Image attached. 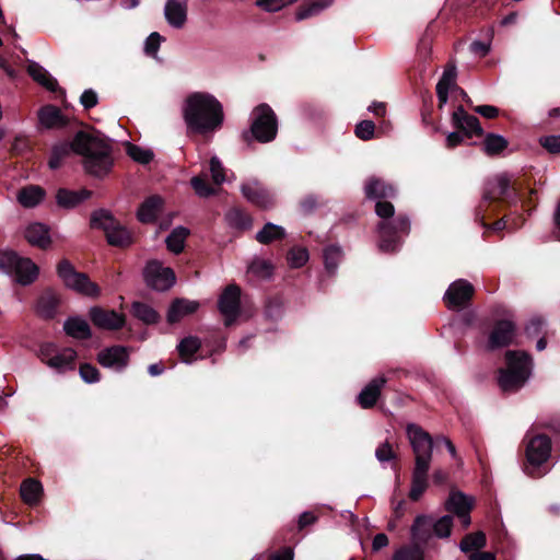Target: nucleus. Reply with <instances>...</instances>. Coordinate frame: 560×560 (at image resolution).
Returning a JSON list of instances; mask_svg holds the SVG:
<instances>
[{
  "mask_svg": "<svg viewBox=\"0 0 560 560\" xmlns=\"http://www.w3.org/2000/svg\"><path fill=\"white\" fill-rule=\"evenodd\" d=\"M82 156L84 171L95 177H106L113 166L112 145L101 132L78 131L72 141H62L52 145L48 160L50 170H58L71 153Z\"/></svg>",
  "mask_w": 560,
  "mask_h": 560,
  "instance_id": "1",
  "label": "nucleus"
},
{
  "mask_svg": "<svg viewBox=\"0 0 560 560\" xmlns=\"http://www.w3.org/2000/svg\"><path fill=\"white\" fill-rule=\"evenodd\" d=\"M183 118L188 137L201 136L206 140L224 124V110L220 101L207 92L189 94L183 105Z\"/></svg>",
  "mask_w": 560,
  "mask_h": 560,
  "instance_id": "2",
  "label": "nucleus"
},
{
  "mask_svg": "<svg viewBox=\"0 0 560 560\" xmlns=\"http://www.w3.org/2000/svg\"><path fill=\"white\" fill-rule=\"evenodd\" d=\"M520 194L517 188L512 185L506 175H497L489 178L483 186L482 198L475 210V220L482 228L499 232L505 229L506 221L504 217L498 219L492 224L486 222L487 217L495 215L502 210L517 203Z\"/></svg>",
  "mask_w": 560,
  "mask_h": 560,
  "instance_id": "3",
  "label": "nucleus"
},
{
  "mask_svg": "<svg viewBox=\"0 0 560 560\" xmlns=\"http://www.w3.org/2000/svg\"><path fill=\"white\" fill-rule=\"evenodd\" d=\"M375 213L383 219L378 223V248L384 253H395L401 244V237L410 232V220L405 214L394 217V205L387 199H380L375 205Z\"/></svg>",
  "mask_w": 560,
  "mask_h": 560,
  "instance_id": "4",
  "label": "nucleus"
},
{
  "mask_svg": "<svg viewBox=\"0 0 560 560\" xmlns=\"http://www.w3.org/2000/svg\"><path fill=\"white\" fill-rule=\"evenodd\" d=\"M277 135V115L267 103H261L252 110L249 128L242 132L241 139L247 147H252L255 141L269 143Z\"/></svg>",
  "mask_w": 560,
  "mask_h": 560,
  "instance_id": "5",
  "label": "nucleus"
},
{
  "mask_svg": "<svg viewBox=\"0 0 560 560\" xmlns=\"http://www.w3.org/2000/svg\"><path fill=\"white\" fill-rule=\"evenodd\" d=\"M505 360L506 368L499 370V386L505 393L516 392L529 378L532 357L524 351L509 350Z\"/></svg>",
  "mask_w": 560,
  "mask_h": 560,
  "instance_id": "6",
  "label": "nucleus"
},
{
  "mask_svg": "<svg viewBox=\"0 0 560 560\" xmlns=\"http://www.w3.org/2000/svg\"><path fill=\"white\" fill-rule=\"evenodd\" d=\"M522 445L525 448V460L523 470L532 478H538L544 475L541 466L548 462L551 455V439L544 433H534L527 431Z\"/></svg>",
  "mask_w": 560,
  "mask_h": 560,
  "instance_id": "7",
  "label": "nucleus"
},
{
  "mask_svg": "<svg viewBox=\"0 0 560 560\" xmlns=\"http://www.w3.org/2000/svg\"><path fill=\"white\" fill-rule=\"evenodd\" d=\"M90 226L104 231L106 241L112 246L125 248L132 244L131 233L106 209L92 212Z\"/></svg>",
  "mask_w": 560,
  "mask_h": 560,
  "instance_id": "8",
  "label": "nucleus"
},
{
  "mask_svg": "<svg viewBox=\"0 0 560 560\" xmlns=\"http://www.w3.org/2000/svg\"><path fill=\"white\" fill-rule=\"evenodd\" d=\"M451 121L455 131L448 133L446 137L447 149H454L464 143L465 139H471L474 136H483V129L479 119L468 114L463 105L457 106L453 112Z\"/></svg>",
  "mask_w": 560,
  "mask_h": 560,
  "instance_id": "9",
  "label": "nucleus"
},
{
  "mask_svg": "<svg viewBox=\"0 0 560 560\" xmlns=\"http://www.w3.org/2000/svg\"><path fill=\"white\" fill-rule=\"evenodd\" d=\"M0 270L13 275L21 285L32 284L39 273V268L32 259L20 257L13 250H0Z\"/></svg>",
  "mask_w": 560,
  "mask_h": 560,
  "instance_id": "10",
  "label": "nucleus"
},
{
  "mask_svg": "<svg viewBox=\"0 0 560 560\" xmlns=\"http://www.w3.org/2000/svg\"><path fill=\"white\" fill-rule=\"evenodd\" d=\"M57 275L66 288L81 295L97 298L101 294L100 285L93 282L86 273L78 271L67 258H62L58 262Z\"/></svg>",
  "mask_w": 560,
  "mask_h": 560,
  "instance_id": "11",
  "label": "nucleus"
},
{
  "mask_svg": "<svg viewBox=\"0 0 560 560\" xmlns=\"http://www.w3.org/2000/svg\"><path fill=\"white\" fill-rule=\"evenodd\" d=\"M406 433L415 454V466L418 467L419 463L422 462L425 467L430 468L433 445L435 443L433 438L416 423H409L406 428Z\"/></svg>",
  "mask_w": 560,
  "mask_h": 560,
  "instance_id": "12",
  "label": "nucleus"
},
{
  "mask_svg": "<svg viewBox=\"0 0 560 560\" xmlns=\"http://www.w3.org/2000/svg\"><path fill=\"white\" fill-rule=\"evenodd\" d=\"M143 279L150 289L164 292L176 282V276L172 268L164 267L159 260H149L143 269Z\"/></svg>",
  "mask_w": 560,
  "mask_h": 560,
  "instance_id": "13",
  "label": "nucleus"
},
{
  "mask_svg": "<svg viewBox=\"0 0 560 560\" xmlns=\"http://www.w3.org/2000/svg\"><path fill=\"white\" fill-rule=\"evenodd\" d=\"M475 294L474 285L465 279L452 282L443 298L448 310L459 311L467 307Z\"/></svg>",
  "mask_w": 560,
  "mask_h": 560,
  "instance_id": "14",
  "label": "nucleus"
},
{
  "mask_svg": "<svg viewBox=\"0 0 560 560\" xmlns=\"http://www.w3.org/2000/svg\"><path fill=\"white\" fill-rule=\"evenodd\" d=\"M218 308L224 316V325L232 326L241 314V289L237 284H229L218 300Z\"/></svg>",
  "mask_w": 560,
  "mask_h": 560,
  "instance_id": "15",
  "label": "nucleus"
},
{
  "mask_svg": "<svg viewBox=\"0 0 560 560\" xmlns=\"http://www.w3.org/2000/svg\"><path fill=\"white\" fill-rule=\"evenodd\" d=\"M516 326L509 319H499L494 323L487 342V349L494 351L506 348L513 343Z\"/></svg>",
  "mask_w": 560,
  "mask_h": 560,
  "instance_id": "16",
  "label": "nucleus"
},
{
  "mask_svg": "<svg viewBox=\"0 0 560 560\" xmlns=\"http://www.w3.org/2000/svg\"><path fill=\"white\" fill-rule=\"evenodd\" d=\"M92 323L102 329L118 330L126 324L124 314H119L114 310H105L101 306H93L89 312Z\"/></svg>",
  "mask_w": 560,
  "mask_h": 560,
  "instance_id": "17",
  "label": "nucleus"
},
{
  "mask_svg": "<svg viewBox=\"0 0 560 560\" xmlns=\"http://www.w3.org/2000/svg\"><path fill=\"white\" fill-rule=\"evenodd\" d=\"M97 362L109 369L124 370L129 363V351L124 346H112L97 353Z\"/></svg>",
  "mask_w": 560,
  "mask_h": 560,
  "instance_id": "18",
  "label": "nucleus"
},
{
  "mask_svg": "<svg viewBox=\"0 0 560 560\" xmlns=\"http://www.w3.org/2000/svg\"><path fill=\"white\" fill-rule=\"evenodd\" d=\"M365 198L369 200L395 198L397 189L383 178L371 176L364 184Z\"/></svg>",
  "mask_w": 560,
  "mask_h": 560,
  "instance_id": "19",
  "label": "nucleus"
},
{
  "mask_svg": "<svg viewBox=\"0 0 560 560\" xmlns=\"http://www.w3.org/2000/svg\"><path fill=\"white\" fill-rule=\"evenodd\" d=\"M317 521L318 516L315 513L305 511L299 516L296 525H289L278 533L279 539L281 541L295 545L300 540L296 535L304 530L306 527L315 524Z\"/></svg>",
  "mask_w": 560,
  "mask_h": 560,
  "instance_id": "20",
  "label": "nucleus"
},
{
  "mask_svg": "<svg viewBox=\"0 0 560 560\" xmlns=\"http://www.w3.org/2000/svg\"><path fill=\"white\" fill-rule=\"evenodd\" d=\"M60 303V295L54 289L46 288L36 301V313L44 319H52Z\"/></svg>",
  "mask_w": 560,
  "mask_h": 560,
  "instance_id": "21",
  "label": "nucleus"
},
{
  "mask_svg": "<svg viewBox=\"0 0 560 560\" xmlns=\"http://www.w3.org/2000/svg\"><path fill=\"white\" fill-rule=\"evenodd\" d=\"M37 116L39 124L46 129L65 128L69 124V119L61 113L60 108L51 104L42 106Z\"/></svg>",
  "mask_w": 560,
  "mask_h": 560,
  "instance_id": "22",
  "label": "nucleus"
},
{
  "mask_svg": "<svg viewBox=\"0 0 560 560\" xmlns=\"http://www.w3.org/2000/svg\"><path fill=\"white\" fill-rule=\"evenodd\" d=\"M25 240L35 247L47 249L51 245L49 228L40 222H33L27 225L24 232Z\"/></svg>",
  "mask_w": 560,
  "mask_h": 560,
  "instance_id": "23",
  "label": "nucleus"
},
{
  "mask_svg": "<svg viewBox=\"0 0 560 560\" xmlns=\"http://www.w3.org/2000/svg\"><path fill=\"white\" fill-rule=\"evenodd\" d=\"M386 382L387 380L384 376L375 377L370 381L357 397V401L360 407L363 409L373 408L376 405L381 396L382 388Z\"/></svg>",
  "mask_w": 560,
  "mask_h": 560,
  "instance_id": "24",
  "label": "nucleus"
},
{
  "mask_svg": "<svg viewBox=\"0 0 560 560\" xmlns=\"http://www.w3.org/2000/svg\"><path fill=\"white\" fill-rule=\"evenodd\" d=\"M164 200L159 195L149 196L139 206L137 211V219L141 223H153L158 220L159 214L163 209Z\"/></svg>",
  "mask_w": 560,
  "mask_h": 560,
  "instance_id": "25",
  "label": "nucleus"
},
{
  "mask_svg": "<svg viewBox=\"0 0 560 560\" xmlns=\"http://www.w3.org/2000/svg\"><path fill=\"white\" fill-rule=\"evenodd\" d=\"M199 308V303L196 301H189L184 298H176L172 301L166 319L167 323L173 325L178 323L184 316L194 314Z\"/></svg>",
  "mask_w": 560,
  "mask_h": 560,
  "instance_id": "26",
  "label": "nucleus"
},
{
  "mask_svg": "<svg viewBox=\"0 0 560 560\" xmlns=\"http://www.w3.org/2000/svg\"><path fill=\"white\" fill-rule=\"evenodd\" d=\"M429 469L430 468L425 467L424 463L422 462L419 463L418 467H413L411 474V488L408 494L411 501H419L423 493L427 491L429 487Z\"/></svg>",
  "mask_w": 560,
  "mask_h": 560,
  "instance_id": "27",
  "label": "nucleus"
},
{
  "mask_svg": "<svg viewBox=\"0 0 560 560\" xmlns=\"http://www.w3.org/2000/svg\"><path fill=\"white\" fill-rule=\"evenodd\" d=\"M472 506V500L458 490H452L444 503L445 510L456 516L470 514Z\"/></svg>",
  "mask_w": 560,
  "mask_h": 560,
  "instance_id": "28",
  "label": "nucleus"
},
{
  "mask_svg": "<svg viewBox=\"0 0 560 560\" xmlns=\"http://www.w3.org/2000/svg\"><path fill=\"white\" fill-rule=\"evenodd\" d=\"M165 19L175 28H182L187 21L186 1L167 0L165 4Z\"/></svg>",
  "mask_w": 560,
  "mask_h": 560,
  "instance_id": "29",
  "label": "nucleus"
},
{
  "mask_svg": "<svg viewBox=\"0 0 560 560\" xmlns=\"http://www.w3.org/2000/svg\"><path fill=\"white\" fill-rule=\"evenodd\" d=\"M91 196L92 191L85 188L79 191L70 190L67 188H59L56 194V202L61 208L72 209L80 205L82 201L89 199Z\"/></svg>",
  "mask_w": 560,
  "mask_h": 560,
  "instance_id": "30",
  "label": "nucleus"
},
{
  "mask_svg": "<svg viewBox=\"0 0 560 560\" xmlns=\"http://www.w3.org/2000/svg\"><path fill=\"white\" fill-rule=\"evenodd\" d=\"M63 330L67 336L79 340H86L92 337L89 323L79 316L68 317L63 323Z\"/></svg>",
  "mask_w": 560,
  "mask_h": 560,
  "instance_id": "31",
  "label": "nucleus"
},
{
  "mask_svg": "<svg viewBox=\"0 0 560 560\" xmlns=\"http://www.w3.org/2000/svg\"><path fill=\"white\" fill-rule=\"evenodd\" d=\"M410 532L413 542L427 544L432 537V517L424 514L418 515L413 521Z\"/></svg>",
  "mask_w": 560,
  "mask_h": 560,
  "instance_id": "32",
  "label": "nucleus"
},
{
  "mask_svg": "<svg viewBox=\"0 0 560 560\" xmlns=\"http://www.w3.org/2000/svg\"><path fill=\"white\" fill-rule=\"evenodd\" d=\"M242 194L243 196L255 206L267 209L271 206L272 200L268 191L258 186L257 184H244L242 185Z\"/></svg>",
  "mask_w": 560,
  "mask_h": 560,
  "instance_id": "33",
  "label": "nucleus"
},
{
  "mask_svg": "<svg viewBox=\"0 0 560 560\" xmlns=\"http://www.w3.org/2000/svg\"><path fill=\"white\" fill-rule=\"evenodd\" d=\"M46 196L44 188L37 185H28L21 188L18 192V201L24 208H34L39 205Z\"/></svg>",
  "mask_w": 560,
  "mask_h": 560,
  "instance_id": "34",
  "label": "nucleus"
},
{
  "mask_svg": "<svg viewBox=\"0 0 560 560\" xmlns=\"http://www.w3.org/2000/svg\"><path fill=\"white\" fill-rule=\"evenodd\" d=\"M27 72L34 81L39 83L46 90L50 92H57L60 90L57 80L51 77L50 73L40 65L36 62L30 63L27 67Z\"/></svg>",
  "mask_w": 560,
  "mask_h": 560,
  "instance_id": "35",
  "label": "nucleus"
},
{
  "mask_svg": "<svg viewBox=\"0 0 560 560\" xmlns=\"http://www.w3.org/2000/svg\"><path fill=\"white\" fill-rule=\"evenodd\" d=\"M131 315L145 325H155L161 320V315L152 306L144 302L136 301L131 304Z\"/></svg>",
  "mask_w": 560,
  "mask_h": 560,
  "instance_id": "36",
  "label": "nucleus"
},
{
  "mask_svg": "<svg viewBox=\"0 0 560 560\" xmlns=\"http://www.w3.org/2000/svg\"><path fill=\"white\" fill-rule=\"evenodd\" d=\"M483 136L482 151L488 156H498L509 147V141L503 136L492 132L483 133Z\"/></svg>",
  "mask_w": 560,
  "mask_h": 560,
  "instance_id": "37",
  "label": "nucleus"
},
{
  "mask_svg": "<svg viewBox=\"0 0 560 560\" xmlns=\"http://www.w3.org/2000/svg\"><path fill=\"white\" fill-rule=\"evenodd\" d=\"M201 347V341L196 336H188L183 338L177 345V351L180 360L185 363H191L194 361L195 353Z\"/></svg>",
  "mask_w": 560,
  "mask_h": 560,
  "instance_id": "38",
  "label": "nucleus"
},
{
  "mask_svg": "<svg viewBox=\"0 0 560 560\" xmlns=\"http://www.w3.org/2000/svg\"><path fill=\"white\" fill-rule=\"evenodd\" d=\"M229 224L237 230L246 231L252 228L253 218L242 208L234 207L225 214Z\"/></svg>",
  "mask_w": 560,
  "mask_h": 560,
  "instance_id": "39",
  "label": "nucleus"
},
{
  "mask_svg": "<svg viewBox=\"0 0 560 560\" xmlns=\"http://www.w3.org/2000/svg\"><path fill=\"white\" fill-rule=\"evenodd\" d=\"M77 352L72 348H65L61 352H56L55 355L47 360V365L54 369H73Z\"/></svg>",
  "mask_w": 560,
  "mask_h": 560,
  "instance_id": "40",
  "label": "nucleus"
},
{
  "mask_svg": "<svg viewBox=\"0 0 560 560\" xmlns=\"http://www.w3.org/2000/svg\"><path fill=\"white\" fill-rule=\"evenodd\" d=\"M285 235V230L282 226L268 222L256 234V241L259 242L260 244L268 245L273 241L283 240Z\"/></svg>",
  "mask_w": 560,
  "mask_h": 560,
  "instance_id": "41",
  "label": "nucleus"
},
{
  "mask_svg": "<svg viewBox=\"0 0 560 560\" xmlns=\"http://www.w3.org/2000/svg\"><path fill=\"white\" fill-rule=\"evenodd\" d=\"M43 487L39 481L33 478H28L22 482L21 497L27 504H36L39 501Z\"/></svg>",
  "mask_w": 560,
  "mask_h": 560,
  "instance_id": "42",
  "label": "nucleus"
},
{
  "mask_svg": "<svg viewBox=\"0 0 560 560\" xmlns=\"http://www.w3.org/2000/svg\"><path fill=\"white\" fill-rule=\"evenodd\" d=\"M189 230L184 226L175 228L166 237L165 243L170 252L174 254H180L184 250V245Z\"/></svg>",
  "mask_w": 560,
  "mask_h": 560,
  "instance_id": "43",
  "label": "nucleus"
},
{
  "mask_svg": "<svg viewBox=\"0 0 560 560\" xmlns=\"http://www.w3.org/2000/svg\"><path fill=\"white\" fill-rule=\"evenodd\" d=\"M334 0H313L299 8L295 14L296 21H302L318 14L324 9L330 7Z\"/></svg>",
  "mask_w": 560,
  "mask_h": 560,
  "instance_id": "44",
  "label": "nucleus"
},
{
  "mask_svg": "<svg viewBox=\"0 0 560 560\" xmlns=\"http://www.w3.org/2000/svg\"><path fill=\"white\" fill-rule=\"evenodd\" d=\"M392 560H424L423 547L418 542L404 545L394 552Z\"/></svg>",
  "mask_w": 560,
  "mask_h": 560,
  "instance_id": "45",
  "label": "nucleus"
},
{
  "mask_svg": "<svg viewBox=\"0 0 560 560\" xmlns=\"http://www.w3.org/2000/svg\"><path fill=\"white\" fill-rule=\"evenodd\" d=\"M487 544L486 534L481 530L467 534L460 541L459 548L463 552L467 553L469 551L477 552L482 549Z\"/></svg>",
  "mask_w": 560,
  "mask_h": 560,
  "instance_id": "46",
  "label": "nucleus"
},
{
  "mask_svg": "<svg viewBox=\"0 0 560 560\" xmlns=\"http://www.w3.org/2000/svg\"><path fill=\"white\" fill-rule=\"evenodd\" d=\"M375 457L381 463L393 462L392 468L399 470L398 456L388 441L381 443L375 450Z\"/></svg>",
  "mask_w": 560,
  "mask_h": 560,
  "instance_id": "47",
  "label": "nucleus"
},
{
  "mask_svg": "<svg viewBox=\"0 0 560 560\" xmlns=\"http://www.w3.org/2000/svg\"><path fill=\"white\" fill-rule=\"evenodd\" d=\"M341 257L342 250L337 245H329L324 249V264L328 273H335Z\"/></svg>",
  "mask_w": 560,
  "mask_h": 560,
  "instance_id": "48",
  "label": "nucleus"
},
{
  "mask_svg": "<svg viewBox=\"0 0 560 560\" xmlns=\"http://www.w3.org/2000/svg\"><path fill=\"white\" fill-rule=\"evenodd\" d=\"M127 154L135 161L140 164H148L150 163L154 154L151 150L143 149L137 144L128 143L127 144Z\"/></svg>",
  "mask_w": 560,
  "mask_h": 560,
  "instance_id": "49",
  "label": "nucleus"
},
{
  "mask_svg": "<svg viewBox=\"0 0 560 560\" xmlns=\"http://www.w3.org/2000/svg\"><path fill=\"white\" fill-rule=\"evenodd\" d=\"M453 517L451 515H444L436 522H432V535L434 534L439 538H448L452 534Z\"/></svg>",
  "mask_w": 560,
  "mask_h": 560,
  "instance_id": "50",
  "label": "nucleus"
},
{
  "mask_svg": "<svg viewBox=\"0 0 560 560\" xmlns=\"http://www.w3.org/2000/svg\"><path fill=\"white\" fill-rule=\"evenodd\" d=\"M456 77H457V70L456 66L454 63L448 62L445 66V69L443 71L442 77L440 78L436 88L435 89H445V91H450L452 86L456 89Z\"/></svg>",
  "mask_w": 560,
  "mask_h": 560,
  "instance_id": "51",
  "label": "nucleus"
},
{
  "mask_svg": "<svg viewBox=\"0 0 560 560\" xmlns=\"http://www.w3.org/2000/svg\"><path fill=\"white\" fill-rule=\"evenodd\" d=\"M287 259L292 268H301L308 260V252L304 247H292L288 252Z\"/></svg>",
  "mask_w": 560,
  "mask_h": 560,
  "instance_id": "52",
  "label": "nucleus"
},
{
  "mask_svg": "<svg viewBox=\"0 0 560 560\" xmlns=\"http://www.w3.org/2000/svg\"><path fill=\"white\" fill-rule=\"evenodd\" d=\"M190 185L199 197H210L215 194L214 188L205 177L194 176L190 179Z\"/></svg>",
  "mask_w": 560,
  "mask_h": 560,
  "instance_id": "53",
  "label": "nucleus"
},
{
  "mask_svg": "<svg viewBox=\"0 0 560 560\" xmlns=\"http://www.w3.org/2000/svg\"><path fill=\"white\" fill-rule=\"evenodd\" d=\"M320 197L315 194H308L304 196L300 202L299 207L303 214H310L315 211L319 206H322Z\"/></svg>",
  "mask_w": 560,
  "mask_h": 560,
  "instance_id": "54",
  "label": "nucleus"
},
{
  "mask_svg": "<svg viewBox=\"0 0 560 560\" xmlns=\"http://www.w3.org/2000/svg\"><path fill=\"white\" fill-rule=\"evenodd\" d=\"M541 148H544L550 154H560V136L549 135L541 136L538 140Z\"/></svg>",
  "mask_w": 560,
  "mask_h": 560,
  "instance_id": "55",
  "label": "nucleus"
},
{
  "mask_svg": "<svg viewBox=\"0 0 560 560\" xmlns=\"http://www.w3.org/2000/svg\"><path fill=\"white\" fill-rule=\"evenodd\" d=\"M212 180L215 185H221L225 180V170L218 156H212L209 162Z\"/></svg>",
  "mask_w": 560,
  "mask_h": 560,
  "instance_id": "56",
  "label": "nucleus"
},
{
  "mask_svg": "<svg viewBox=\"0 0 560 560\" xmlns=\"http://www.w3.org/2000/svg\"><path fill=\"white\" fill-rule=\"evenodd\" d=\"M375 124L372 120H362L355 126L354 133L361 140H371L374 137Z\"/></svg>",
  "mask_w": 560,
  "mask_h": 560,
  "instance_id": "57",
  "label": "nucleus"
},
{
  "mask_svg": "<svg viewBox=\"0 0 560 560\" xmlns=\"http://www.w3.org/2000/svg\"><path fill=\"white\" fill-rule=\"evenodd\" d=\"M80 376L86 383H95L100 381L101 373L96 366L90 363H82L79 369Z\"/></svg>",
  "mask_w": 560,
  "mask_h": 560,
  "instance_id": "58",
  "label": "nucleus"
},
{
  "mask_svg": "<svg viewBox=\"0 0 560 560\" xmlns=\"http://www.w3.org/2000/svg\"><path fill=\"white\" fill-rule=\"evenodd\" d=\"M282 305L279 299H269L265 305V316L271 320L280 318Z\"/></svg>",
  "mask_w": 560,
  "mask_h": 560,
  "instance_id": "59",
  "label": "nucleus"
},
{
  "mask_svg": "<svg viewBox=\"0 0 560 560\" xmlns=\"http://www.w3.org/2000/svg\"><path fill=\"white\" fill-rule=\"evenodd\" d=\"M250 271L260 278H269L272 275V266L266 260L254 261L250 267Z\"/></svg>",
  "mask_w": 560,
  "mask_h": 560,
  "instance_id": "60",
  "label": "nucleus"
},
{
  "mask_svg": "<svg viewBox=\"0 0 560 560\" xmlns=\"http://www.w3.org/2000/svg\"><path fill=\"white\" fill-rule=\"evenodd\" d=\"M545 319L540 316H535L529 319L527 325L525 326V334L527 337L538 336L545 326Z\"/></svg>",
  "mask_w": 560,
  "mask_h": 560,
  "instance_id": "61",
  "label": "nucleus"
},
{
  "mask_svg": "<svg viewBox=\"0 0 560 560\" xmlns=\"http://www.w3.org/2000/svg\"><path fill=\"white\" fill-rule=\"evenodd\" d=\"M162 39H163V37L158 32L151 33L145 40V45H144L145 54L149 56H154L160 48Z\"/></svg>",
  "mask_w": 560,
  "mask_h": 560,
  "instance_id": "62",
  "label": "nucleus"
},
{
  "mask_svg": "<svg viewBox=\"0 0 560 560\" xmlns=\"http://www.w3.org/2000/svg\"><path fill=\"white\" fill-rule=\"evenodd\" d=\"M80 103L85 110L95 107L98 104L97 93L92 89L85 90L80 96Z\"/></svg>",
  "mask_w": 560,
  "mask_h": 560,
  "instance_id": "63",
  "label": "nucleus"
},
{
  "mask_svg": "<svg viewBox=\"0 0 560 560\" xmlns=\"http://www.w3.org/2000/svg\"><path fill=\"white\" fill-rule=\"evenodd\" d=\"M285 0H256V5L267 12H277L284 8Z\"/></svg>",
  "mask_w": 560,
  "mask_h": 560,
  "instance_id": "64",
  "label": "nucleus"
}]
</instances>
